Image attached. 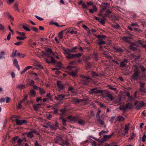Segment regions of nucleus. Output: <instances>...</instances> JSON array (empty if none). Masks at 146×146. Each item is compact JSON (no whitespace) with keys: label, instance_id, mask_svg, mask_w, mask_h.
I'll list each match as a JSON object with an SVG mask.
<instances>
[{"label":"nucleus","instance_id":"nucleus-1","mask_svg":"<svg viewBox=\"0 0 146 146\" xmlns=\"http://www.w3.org/2000/svg\"><path fill=\"white\" fill-rule=\"evenodd\" d=\"M68 118L71 121L76 122L81 125H83L85 123L84 121L79 115L74 117L70 116L68 117Z\"/></svg>","mask_w":146,"mask_h":146},{"label":"nucleus","instance_id":"nucleus-2","mask_svg":"<svg viewBox=\"0 0 146 146\" xmlns=\"http://www.w3.org/2000/svg\"><path fill=\"white\" fill-rule=\"evenodd\" d=\"M55 143H58L63 146L65 145H67L68 144V142L67 141H65L62 140V136L60 135L56 137L55 139Z\"/></svg>","mask_w":146,"mask_h":146},{"label":"nucleus","instance_id":"nucleus-3","mask_svg":"<svg viewBox=\"0 0 146 146\" xmlns=\"http://www.w3.org/2000/svg\"><path fill=\"white\" fill-rule=\"evenodd\" d=\"M31 131L27 133V137L30 138H32L33 137L34 135L33 133H35L36 135L39 134V133L37 132L36 130L32 129H31Z\"/></svg>","mask_w":146,"mask_h":146},{"label":"nucleus","instance_id":"nucleus-4","mask_svg":"<svg viewBox=\"0 0 146 146\" xmlns=\"http://www.w3.org/2000/svg\"><path fill=\"white\" fill-rule=\"evenodd\" d=\"M83 81H82V83L85 85H88L89 82L92 80V79L88 76H82Z\"/></svg>","mask_w":146,"mask_h":146},{"label":"nucleus","instance_id":"nucleus-5","mask_svg":"<svg viewBox=\"0 0 146 146\" xmlns=\"http://www.w3.org/2000/svg\"><path fill=\"white\" fill-rule=\"evenodd\" d=\"M102 9L100 10L101 12H102L103 11H105L106 10L109 9L110 10V9L111 8L110 4L107 3H104L102 4Z\"/></svg>","mask_w":146,"mask_h":146},{"label":"nucleus","instance_id":"nucleus-6","mask_svg":"<svg viewBox=\"0 0 146 146\" xmlns=\"http://www.w3.org/2000/svg\"><path fill=\"white\" fill-rule=\"evenodd\" d=\"M134 105H136V108L137 109H141L144 105V103L143 101L138 102L135 101Z\"/></svg>","mask_w":146,"mask_h":146},{"label":"nucleus","instance_id":"nucleus-7","mask_svg":"<svg viewBox=\"0 0 146 146\" xmlns=\"http://www.w3.org/2000/svg\"><path fill=\"white\" fill-rule=\"evenodd\" d=\"M90 92L92 94H97L100 93L101 94H103L105 91L102 90H97L96 88H93L90 90Z\"/></svg>","mask_w":146,"mask_h":146},{"label":"nucleus","instance_id":"nucleus-8","mask_svg":"<svg viewBox=\"0 0 146 146\" xmlns=\"http://www.w3.org/2000/svg\"><path fill=\"white\" fill-rule=\"evenodd\" d=\"M15 121L17 125H21L23 124L26 123H27V121L25 120H19L18 119H15Z\"/></svg>","mask_w":146,"mask_h":146},{"label":"nucleus","instance_id":"nucleus-9","mask_svg":"<svg viewBox=\"0 0 146 146\" xmlns=\"http://www.w3.org/2000/svg\"><path fill=\"white\" fill-rule=\"evenodd\" d=\"M57 85L58 87L59 88V91H60L61 90H63V89L64 88V85L62 84L59 81H58L57 82Z\"/></svg>","mask_w":146,"mask_h":146},{"label":"nucleus","instance_id":"nucleus-10","mask_svg":"<svg viewBox=\"0 0 146 146\" xmlns=\"http://www.w3.org/2000/svg\"><path fill=\"white\" fill-rule=\"evenodd\" d=\"M131 38L128 37L127 36H124L122 38V40L123 41L128 43H130L131 41L130 39Z\"/></svg>","mask_w":146,"mask_h":146},{"label":"nucleus","instance_id":"nucleus-11","mask_svg":"<svg viewBox=\"0 0 146 146\" xmlns=\"http://www.w3.org/2000/svg\"><path fill=\"white\" fill-rule=\"evenodd\" d=\"M93 9H90L89 10V12L90 13H93L94 12H96L98 11V9L96 5H92Z\"/></svg>","mask_w":146,"mask_h":146},{"label":"nucleus","instance_id":"nucleus-12","mask_svg":"<svg viewBox=\"0 0 146 146\" xmlns=\"http://www.w3.org/2000/svg\"><path fill=\"white\" fill-rule=\"evenodd\" d=\"M139 74V72H134V73L132 76V79L133 80H136L137 79Z\"/></svg>","mask_w":146,"mask_h":146},{"label":"nucleus","instance_id":"nucleus-13","mask_svg":"<svg viewBox=\"0 0 146 146\" xmlns=\"http://www.w3.org/2000/svg\"><path fill=\"white\" fill-rule=\"evenodd\" d=\"M111 11H107L104 15V17L108 18H111L112 16L110 15V14L111 13Z\"/></svg>","mask_w":146,"mask_h":146},{"label":"nucleus","instance_id":"nucleus-14","mask_svg":"<svg viewBox=\"0 0 146 146\" xmlns=\"http://www.w3.org/2000/svg\"><path fill=\"white\" fill-rule=\"evenodd\" d=\"M113 48L116 52H123V50L119 47L113 46Z\"/></svg>","mask_w":146,"mask_h":146},{"label":"nucleus","instance_id":"nucleus-15","mask_svg":"<svg viewBox=\"0 0 146 146\" xmlns=\"http://www.w3.org/2000/svg\"><path fill=\"white\" fill-rule=\"evenodd\" d=\"M128 60L127 59H125L123 61L120 62V66L122 68L126 66V64L125 62H128Z\"/></svg>","mask_w":146,"mask_h":146},{"label":"nucleus","instance_id":"nucleus-16","mask_svg":"<svg viewBox=\"0 0 146 146\" xmlns=\"http://www.w3.org/2000/svg\"><path fill=\"white\" fill-rule=\"evenodd\" d=\"M66 96H64L63 94L59 95L57 96V97H55V99L57 100H58L66 97Z\"/></svg>","mask_w":146,"mask_h":146},{"label":"nucleus","instance_id":"nucleus-17","mask_svg":"<svg viewBox=\"0 0 146 146\" xmlns=\"http://www.w3.org/2000/svg\"><path fill=\"white\" fill-rule=\"evenodd\" d=\"M77 72V70L73 71L72 72H69V74L70 75L73 77H75Z\"/></svg>","mask_w":146,"mask_h":146},{"label":"nucleus","instance_id":"nucleus-18","mask_svg":"<svg viewBox=\"0 0 146 146\" xmlns=\"http://www.w3.org/2000/svg\"><path fill=\"white\" fill-rule=\"evenodd\" d=\"M133 106L132 105L131 103H128L125 106L126 110L127 109H131L132 108Z\"/></svg>","mask_w":146,"mask_h":146},{"label":"nucleus","instance_id":"nucleus-19","mask_svg":"<svg viewBox=\"0 0 146 146\" xmlns=\"http://www.w3.org/2000/svg\"><path fill=\"white\" fill-rule=\"evenodd\" d=\"M67 32L69 33H70L71 34H76L77 33V31H75L73 29H69L68 30H67Z\"/></svg>","mask_w":146,"mask_h":146},{"label":"nucleus","instance_id":"nucleus-20","mask_svg":"<svg viewBox=\"0 0 146 146\" xmlns=\"http://www.w3.org/2000/svg\"><path fill=\"white\" fill-rule=\"evenodd\" d=\"M29 94L31 96H35L36 94V92L35 90H31L29 93Z\"/></svg>","mask_w":146,"mask_h":146},{"label":"nucleus","instance_id":"nucleus-21","mask_svg":"<svg viewBox=\"0 0 146 146\" xmlns=\"http://www.w3.org/2000/svg\"><path fill=\"white\" fill-rule=\"evenodd\" d=\"M93 58L96 60H98L99 57L98 53L94 52L93 54Z\"/></svg>","mask_w":146,"mask_h":146},{"label":"nucleus","instance_id":"nucleus-22","mask_svg":"<svg viewBox=\"0 0 146 146\" xmlns=\"http://www.w3.org/2000/svg\"><path fill=\"white\" fill-rule=\"evenodd\" d=\"M134 46L133 45L130 44L129 47V49L133 51L136 50H137V48Z\"/></svg>","mask_w":146,"mask_h":146},{"label":"nucleus","instance_id":"nucleus-23","mask_svg":"<svg viewBox=\"0 0 146 146\" xmlns=\"http://www.w3.org/2000/svg\"><path fill=\"white\" fill-rule=\"evenodd\" d=\"M113 134V133H112L111 135H104L103 137L104 138L105 140V141H106L108 139L110 138Z\"/></svg>","mask_w":146,"mask_h":146},{"label":"nucleus","instance_id":"nucleus-24","mask_svg":"<svg viewBox=\"0 0 146 146\" xmlns=\"http://www.w3.org/2000/svg\"><path fill=\"white\" fill-rule=\"evenodd\" d=\"M66 56L67 58L68 59H72L74 58V54H71L70 53L68 54Z\"/></svg>","mask_w":146,"mask_h":146},{"label":"nucleus","instance_id":"nucleus-25","mask_svg":"<svg viewBox=\"0 0 146 146\" xmlns=\"http://www.w3.org/2000/svg\"><path fill=\"white\" fill-rule=\"evenodd\" d=\"M14 9L15 11H17L18 12L19 11L18 3H16L14 4Z\"/></svg>","mask_w":146,"mask_h":146},{"label":"nucleus","instance_id":"nucleus-26","mask_svg":"<svg viewBox=\"0 0 146 146\" xmlns=\"http://www.w3.org/2000/svg\"><path fill=\"white\" fill-rule=\"evenodd\" d=\"M90 74L93 78H96L98 76V75L96 72L94 71H91Z\"/></svg>","mask_w":146,"mask_h":146},{"label":"nucleus","instance_id":"nucleus-27","mask_svg":"<svg viewBox=\"0 0 146 146\" xmlns=\"http://www.w3.org/2000/svg\"><path fill=\"white\" fill-rule=\"evenodd\" d=\"M63 51L64 52V54H67L70 53L69 52H71L70 49L68 48H63Z\"/></svg>","mask_w":146,"mask_h":146},{"label":"nucleus","instance_id":"nucleus-28","mask_svg":"<svg viewBox=\"0 0 146 146\" xmlns=\"http://www.w3.org/2000/svg\"><path fill=\"white\" fill-rule=\"evenodd\" d=\"M124 118L121 115H119L117 117V120L119 122H121L125 120Z\"/></svg>","mask_w":146,"mask_h":146},{"label":"nucleus","instance_id":"nucleus-29","mask_svg":"<svg viewBox=\"0 0 146 146\" xmlns=\"http://www.w3.org/2000/svg\"><path fill=\"white\" fill-rule=\"evenodd\" d=\"M96 118L97 119L98 121V122L101 125H104V121L102 119H101L100 117H97Z\"/></svg>","mask_w":146,"mask_h":146},{"label":"nucleus","instance_id":"nucleus-30","mask_svg":"<svg viewBox=\"0 0 146 146\" xmlns=\"http://www.w3.org/2000/svg\"><path fill=\"white\" fill-rule=\"evenodd\" d=\"M137 42L139 44H140L143 48H146V44H143L141 42V40H138L137 41Z\"/></svg>","mask_w":146,"mask_h":146},{"label":"nucleus","instance_id":"nucleus-31","mask_svg":"<svg viewBox=\"0 0 146 146\" xmlns=\"http://www.w3.org/2000/svg\"><path fill=\"white\" fill-rule=\"evenodd\" d=\"M132 68L134 72H139L138 71V67L137 65H133L132 66Z\"/></svg>","mask_w":146,"mask_h":146},{"label":"nucleus","instance_id":"nucleus-32","mask_svg":"<svg viewBox=\"0 0 146 146\" xmlns=\"http://www.w3.org/2000/svg\"><path fill=\"white\" fill-rule=\"evenodd\" d=\"M50 122H48V123H43L42 125V126L43 127H44L46 128H48V127H50Z\"/></svg>","mask_w":146,"mask_h":146},{"label":"nucleus","instance_id":"nucleus-33","mask_svg":"<svg viewBox=\"0 0 146 146\" xmlns=\"http://www.w3.org/2000/svg\"><path fill=\"white\" fill-rule=\"evenodd\" d=\"M27 84L31 86H33L35 84V82L33 80H31L27 82Z\"/></svg>","mask_w":146,"mask_h":146},{"label":"nucleus","instance_id":"nucleus-34","mask_svg":"<svg viewBox=\"0 0 146 146\" xmlns=\"http://www.w3.org/2000/svg\"><path fill=\"white\" fill-rule=\"evenodd\" d=\"M124 129L125 130V134L128 133V131L129 130V125L125 124V125Z\"/></svg>","mask_w":146,"mask_h":146},{"label":"nucleus","instance_id":"nucleus-35","mask_svg":"<svg viewBox=\"0 0 146 146\" xmlns=\"http://www.w3.org/2000/svg\"><path fill=\"white\" fill-rule=\"evenodd\" d=\"M17 50L16 49H14L13 50V52L11 55V57H16V53L17 52Z\"/></svg>","mask_w":146,"mask_h":146},{"label":"nucleus","instance_id":"nucleus-36","mask_svg":"<svg viewBox=\"0 0 146 146\" xmlns=\"http://www.w3.org/2000/svg\"><path fill=\"white\" fill-rule=\"evenodd\" d=\"M63 32V31H62L58 33V36L59 38L60 39H62L63 38L62 35Z\"/></svg>","mask_w":146,"mask_h":146},{"label":"nucleus","instance_id":"nucleus-37","mask_svg":"<svg viewBox=\"0 0 146 146\" xmlns=\"http://www.w3.org/2000/svg\"><path fill=\"white\" fill-rule=\"evenodd\" d=\"M49 127L52 130H56L57 129L56 127L53 124H50Z\"/></svg>","mask_w":146,"mask_h":146},{"label":"nucleus","instance_id":"nucleus-38","mask_svg":"<svg viewBox=\"0 0 146 146\" xmlns=\"http://www.w3.org/2000/svg\"><path fill=\"white\" fill-rule=\"evenodd\" d=\"M31 29L33 31L36 33L38 32V29L35 27H31Z\"/></svg>","mask_w":146,"mask_h":146},{"label":"nucleus","instance_id":"nucleus-39","mask_svg":"<svg viewBox=\"0 0 146 146\" xmlns=\"http://www.w3.org/2000/svg\"><path fill=\"white\" fill-rule=\"evenodd\" d=\"M25 87V86L23 84L19 85L17 87V88L21 89H24Z\"/></svg>","mask_w":146,"mask_h":146},{"label":"nucleus","instance_id":"nucleus-40","mask_svg":"<svg viewBox=\"0 0 146 146\" xmlns=\"http://www.w3.org/2000/svg\"><path fill=\"white\" fill-rule=\"evenodd\" d=\"M17 56L19 57H21V58H24L25 55L24 54H21L20 53H18L17 54Z\"/></svg>","mask_w":146,"mask_h":146},{"label":"nucleus","instance_id":"nucleus-41","mask_svg":"<svg viewBox=\"0 0 146 146\" xmlns=\"http://www.w3.org/2000/svg\"><path fill=\"white\" fill-rule=\"evenodd\" d=\"M97 44L99 46H102V45L106 44V42L103 40H101L98 42Z\"/></svg>","mask_w":146,"mask_h":146},{"label":"nucleus","instance_id":"nucleus-42","mask_svg":"<svg viewBox=\"0 0 146 146\" xmlns=\"http://www.w3.org/2000/svg\"><path fill=\"white\" fill-rule=\"evenodd\" d=\"M82 7L83 9H88V7L87 6L85 3H83L82 5Z\"/></svg>","mask_w":146,"mask_h":146},{"label":"nucleus","instance_id":"nucleus-43","mask_svg":"<svg viewBox=\"0 0 146 146\" xmlns=\"http://www.w3.org/2000/svg\"><path fill=\"white\" fill-rule=\"evenodd\" d=\"M82 26L87 31L88 33H89L90 32L89 29L87 27L86 25H83Z\"/></svg>","mask_w":146,"mask_h":146},{"label":"nucleus","instance_id":"nucleus-44","mask_svg":"<svg viewBox=\"0 0 146 146\" xmlns=\"http://www.w3.org/2000/svg\"><path fill=\"white\" fill-rule=\"evenodd\" d=\"M139 91L141 92L146 93V88H144V87L140 88Z\"/></svg>","mask_w":146,"mask_h":146},{"label":"nucleus","instance_id":"nucleus-45","mask_svg":"<svg viewBox=\"0 0 146 146\" xmlns=\"http://www.w3.org/2000/svg\"><path fill=\"white\" fill-rule=\"evenodd\" d=\"M108 131L107 130L106 131H102L101 132H100L99 134V135L100 136H101L102 135L104 134L105 133H108Z\"/></svg>","mask_w":146,"mask_h":146},{"label":"nucleus","instance_id":"nucleus-46","mask_svg":"<svg viewBox=\"0 0 146 146\" xmlns=\"http://www.w3.org/2000/svg\"><path fill=\"white\" fill-rule=\"evenodd\" d=\"M18 62L17 60L15 58L14 59V61H13V64L14 65L16 66L19 65V64H18Z\"/></svg>","mask_w":146,"mask_h":146},{"label":"nucleus","instance_id":"nucleus-47","mask_svg":"<svg viewBox=\"0 0 146 146\" xmlns=\"http://www.w3.org/2000/svg\"><path fill=\"white\" fill-rule=\"evenodd\" d=\"M47 51L48 52H49L50 53V54H46L47 56H50L49 55L51 54H54V53L52 52L51 51V49L49 48H48L47 50Z\"/></svg>","mask_w":146,"mask_h":146},{"label":"nucleus","instance_id":"nucleus-48","mask_svg":"<svg viewBox=\"0 0 146 146\" xmlns=\"http://www.w3.org/2000/svg\"><path fill=\"white\" fill-rule=\"evenodd\" d=\"M27 97L28 95H27L25 96L24 98H23L22 100H21L20 101L21 103H23L24 102L25 100H27Z\"/></svg>","mask_w":146,"mask_h":146},{"label":"nucleus","instance_id":"nucleus-49","mask_svg":"<svg viewBox=\"0 0 146 146\" xmlns=\"http://www.w3.org/2000/svg\"><path fill=\"white\" fill-rule=\"evenodd\" d=\"M27 38L26 36H24V37H21L20 36H17L16 37V38L18 40H24L26 38Z\"/></svg>","mask_w":146,"mask_h":146},{"label":"nucleus","instance_id":"nucleus-50","mask_svg":"<svg viewBox=\"0 0 146 146\" xmlns=\"http://www.w3.org/2000/svg\"><path fill=\"white\" fill-rule=\"evenodd\" d=\"M119 109L120 110H122L124 111H125L126 110L125 106H121L119 108Z\"/></svg>","mask_w":146,"mask_h":146},{"label":"nucleus","instance_id":"nucleus-51","mask_svg":"<svg viewBox=\"0 0 146 146\" xmlns=\"http://www.w3.org/2000/svg\"><path fill=\"white\" fill-rule=\"evenodd\" d=\"M38 90H39L40 92L42 94H44L45 92V91H44L42 89L40 88H38Z\"/></svg>","mask_w":146,"mask_h":146},{"label":"nucleus","instance_id":"nucleus-52","mask_svg":"<svg viewBox=\"0 0 146 146\" xmlns=\"http://www.w3.org/2000/svg\"><path fill=\"white\" fill-rule=\"evenodd\" d=\"M86 68L88 69H89L91 66L92 65L89 62H87L86 63Z\"/></svg>","mask_w":146,"mask_h":146},{"label":"nucleus","instance_id":"nucleus-53","mask_svg":"<svg viewBox=\"0 0 146 146\" xmlns=\"http://www.w3.org/2000/svg\"><path fill=\"white\" fill-rule=\"evenodd\" d=\"M22 41H19L17 42L14 43V44L17 46H20L22 45Z\"/></svg>","mask_w":146,"mask_h":146},{"label":"nucleus","instance_id":"nucleus-54","mask_svg":"<svg viewBox=\"0 0 146 146\" xmlns=\"http://www.w3.org/2000/svg\"><path fill=\"white\" fill-rule=\"evenodd\" d=\"M7 15L9 18L12 21H14V18L11 16V15L9 13H8Z\"/></svg>","mask_w":146,"mask_h":146},{"label":"nucleus","instance_id":"nucleus-55","mask_svg":"<svg viewBox=\"0 0 146 146\" xmlns=\"http://www.w3.org/2000/svg\"><path fill=\"white\" fill-rule=\"evenodd\" d=\"M108 53L104 51V52H102L101 54L102 55H103L104 56L107 57V56H108Z\"/></svg>","mask_w":146,"mask_h":146},{"label":"nucleus","instance_id":"nucleus-56","mask_svg":"<svg viewBox=\"0 0 146 146\" xmlns=\"http://www.w3.org/2000/svg\"><path fill=\"white\" fill-rule=\"evenodd\" d=\"M101 112V111L100 110H98L96 114V118L98 117H100V114Z\"/></svg>","mask_w":146,"mask_h":146},{"label":"nucleus","instance_id":"nucleus-57","mask_svg":"<svg viewBox=\"0 0 146 146\" xmlns=\"http://www.w3.org/2000/svg\"><path fill=\"white\" fill-rule=\"evenodd\" d=\"M107 96L111 100H112L113 99V97L112 95L111 94H108L107 95Z\"/></svg>","mask_w":146,"mask_h":146},{"label":"nucleus","instance_id":"nucleus-58","mask_svg":"<svg viewBox=\"0 0 146 146\" xmlns=\"http://www.w3.org/2000/svg\"><path fill=\"white\" fill-rule=\"evenodd\" d=\"M105 19L104 18V17H103V19H102L100 21V22L103 25H104L105 24Z\"/></svg>","mask_w":146,"mask_h":146},{"label":"nucleus","instance_id":"nucleus-59","mask_svg":"<svg viewBox=\"0 0 146 146\" xmlns=\"http://www.w3.org/2000/svg\"><path fill=\"white\" fill-rule=\"evenodd\" d=\"M128 98L129 100L131 101L135 100V97H132V96H130Z\"/></svg>","mask_w":146,"mask_h":146},{"label":"nucleus","instance_id":"nucleus-60","mask_svg":"<svg viewBox=\"0 0 146 146\" xmlns=\"http://www.w3.org/2000/svg\"><path fill=\"white\" fill-rule=\"evenodd\" d=\"M74 54V57H79V56H81L82 54L81 53H78L77 54Z\"/></svg>","mask_w":146,"mask_h":146},{"label":"nucleus","instance_id":"nucleus-61","mask_svg":"<svg viewBox=\"0 0 146 146\" xmlns=\"http://www.w3.org/2000/svg\"><path fill=\"white\" fill-rule=\"evenodd\" d=\"M29 27H24L23 28V29L26 31H31L30 29L29 28Z\"/></svg>","mask_w":146,"mask_h":146},{"label":"nucleus","instance_id":"nucleus-62","mask_svg":"<svg viewBox=\"0 0 146 146\" xmlns=\"http://www.w3.org/2000/svg\"><path fill=\"white\" fill-rule=\"evenodd\" d=\"M57 66L58 67H60L62 66V64L60 62H57L56 64Z\"/></svg>","mask_w":146,"mask_h":146},{"label":"nucleus","instance_id":"nucleus-63","mask_svg":"<svg viewBox=\"0 0 146 146\" xmlns=\"http://www.w3.org/2000/svg\"><path fill=\"white\" fill-rule=\"evenodd\" d=\"M22 141L23 140L22 139H19L17 140V142L18 145H20Z\"/></svg>","mask_w":146,"mask_h":146},{"label":"nucleus","instance_id":"nucleus-64","mask_svg":"<svg viewBox=\"0 0 146 146\" xmlns=\"http://www.w3.org/2000/svg\"><path fill=\"white\" fill-rule=\"evenodd\" d=\"M87 5L88 6H90V5H92H92H93V3L92 2L90 1V2H87Z\"/></svg>","mask_w":146,"mask_h":146}]
</instances>
